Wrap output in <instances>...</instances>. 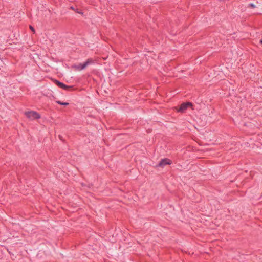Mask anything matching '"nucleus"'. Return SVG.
<instances>
[{
  "label": "nucleus",
  "instance_id": "f257e3e1",
  "mask_svg": "<svg viewBox=\"0 0 262 262\" xmlns=\"http://www.w3.org/2000/svg\"><path fill=\"white\" fill-rule=\"evenodd\" d=\"M26 116L30 120H34L39 119L40 115L35 111H29L25 113Z\"/></svg>",
  "mask_w": 262,
  "mask_h": 262
},
{
  "label": "nucleus",
  "instance_id": "f03ea898",
  "mask_svg": "<svg viewBox=\"0 0 262 262\" xmlns=\"http://www.w3.org/2000/svg\"><path fill=\"white\" fill-rule=\"evenodd\" d=\"M192 105L191 102H186L182 103L178 110V112H184L188 107Z\"/></svg>",
  "mask_w": 262,
  "mask_h": 262
},
{
  "label": "nucleus",
  "instance_id": "7ed1b4c3",
  "mask_svg": "<svg viewBox=\"0 0 262 262\" xmlns=\"http://www.w3.org/2000/svg\"><path fill=\"white\" fill-rule=\"evenodd\" d=\"M93 62V61L92 59H88L86 61H85L83 63H81L78 66V68L80 70H82L84 69L88 66L90 65V64L92 63Z\"/></svg>",
  "mask_w": 262,
  "mask_h": 262
},
{
  "label": "nucleus",
  "instance_id": "20e7f679",
  "mask_svg": "<svg viewBox=\"0 0 262 262\" xmlns=\"http://www.w3.org/2000/svg\"><path fill=\"white\" fill-rule=\"evenodd\" d=\"M171 163V161L169 159L164 158V159H161L159 161V162L158 164V166L164 167L166 165H168V164L170 165Z\"/></svg>",
  "mask_w": 262,
  "mask_h": 262
},
{
  "label": "nucleus",
  "instance_id": "39448f33",
  "mask_svg": "<svg viewBox=\"0 0 262 262\" xmlns=\"http://www.w3.org/2000/svg\"><path fill=\"white\" fill-rule=\"evenodd\" d=\"M55 83L59 88H61L65 90H68L69 89L72 88L71 86L67 85L64 84L63 83H62L58 80H56L55 81Z\"/></svg>",
  "mask_w": 262,
  "mask_h": 262
},
{
  "label": "nucleus",
  "instance_id": "423d86ee",
  "mask_svg": "<svg viewBox=\"0 0 262 262\" xmlns=\"http://www.w3.org/2000/svg\"><path fill=\"white\" fill-rule=\"evenodd\" d=\"M56 103L60 105H65V106L68 105L69 104V103H68V102H62L60 101H57Z\"/></svg>",
  "mask_w": 262,
  "mask_h": 262
},
{
  "label": "nucleus",
  "instance_id": "0eeeda50",
  "mask_svg": "<svg viewBox=\"0 0 262 262\" xmlns=\"http://www.w3.org/2000/svg\"><path fill=\"white\" fill-rule=\"evenodd\" d=\"M248 7H251L252 8H254L255 7V5L253 3H250L248 4Z\"/></svg>",
  "mask_w": 262,
  "mask_h": 262
},
{
  "label": "nucleus",
  "instance_id": "6e6552de",
  "mask_svg": "<svg viewBox=\"0 0 262 262\" xmlns=\"http://www.w3.org/2000/svg\"><path fill=\"white\" fill-rule=\"evenodd\" d=\"M30 28L32 31L34 32V29L32 26H30Z\"/></svg>",
  "mask_w": 262,
  "mask_h": 262
}]
</instances>
